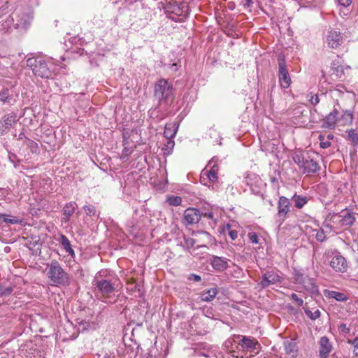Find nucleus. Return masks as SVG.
<instances>
[{
	"mask_svg": "<svg viewBox=\"0 0 358 358\" xmlns=\"http://www.w3.org/2000/svg\"><path fill=\"white\" fill-rule=\"evenodd\" d=\"M218 160V158L216 157H214L212 158V159L209 162L208 166H210L213 163H215L213 166H211L210 169L209 171H207L206 175L208 179L212 181L215 182L218 179V170L219 167L217 164H216Z\"/></svg>",
	"mask_w": 358,
	"mask_h": 358,
	"instance_id": "obj_21",
	"label": "nucleus"
},
{
	"mask_svg": "<svg viewBox=\"0 0 358 358\" xmlns=\"http://www.w3.org/2000/svg\"><path fill=\"white\" fill-rule=\"evenodd\" d=\"M291 203L287 197L281 196L278 201L277 217L280 224H282L287 218L290 212Z\"/></svg>",
	"mask_w": 358,
	"mask_h": 358,
	"instance_id": "obj_10",
	"label": "nucleus"
},
{
	"mask_svg": "<svg viewBox=\"0 0 358 358\" xmlns=\"http://www.w3.org/2000/svg\"><path fill=\"white\" fill-rule=\"evenodd\" d=\"M323 226H324V227H329V224H325V222H324Z\"/></svg>",
	"mask_w": 358,
	"mask_h": 358,
	"instance_id": "obj_62",
	"label": "nucleus"
},
{
	"mask_svg": "<svg viewBox=\"0 0 358 358\" xmlns=\"http://www.w3.org/2000/svg\"><path fill=\"white\" fill-rule=\"evenodd\" d=\"M16 158V155L15 154H10L9 155V159L11 161V162H14V159Z\"/></svg>",
	"mask_w": 358,
	"mask_h": 358,
	"instance_id": "obj_55",
	"label": "nucleus"
},
{
	"mask_svg": "<svg viewBox=\"0 0 358 358\" xmlns=\"http://www.w3.org/2000/svg\"><path fill=\"white\" fill-rule=\"evenodd\" d=\"M27 66L29 67L35 76L42 78H49L52 76L46 62L39 57H29L26 61Z\"/></svg>",
	"mask_w": 358,
	"mask_h": 358,
	"instance_id": "obj_6",
	"label": "nucleus"
},
{
	"mask_svg": "<svg viewBox=\"0 0 358 358\" xmlns=\"http://www.w3.org/2000/svg\"><path fill=\"white\" fill-rule=\"evenodd\" d=\"M13 99V92L8 88H3L0 91V101L3 103H10Z\"/></svg>",
	"mask_w": 358,
	"mask_h": 358,
	"instance_id": "obj_27",
	"label": "nucleus"
},
{
	"mask_svg": "<svg viewBox=\"0 0 358 358\" xmlns=\"http://www.w3.org/2000/svg\"><path fill=\"white\" fill-rule=\"evenodd\" d=\"M123 155H125V156H128L129 155V153H128V150L127 148H124V150H123Z\"/></svg>",
	"mask_w": 358,
	"mask_h": 358,
	"instance_id": "obj_59",
	"label": "nucleus"
},
{
	"mask_svg": "<svg viewBox=\"0 0 358 358\" xmlns=\"http://www.w3.org/2000/svg\"><path fill=\"white\" fill-rule=\"evenodd\" d=\"M304 312L306 315L312 320H315L316 319L319 318L321 315V313L318 309H316L313 312L308 308H304Z\"/></svg>",
	"mask_w": 358,
	"mask_h": 358,
	"instance_id": "obj_35",
	"label": "nucleus"
},
{
	"mask_svg": "<svg viewBox=\"0 0 358 358\" xmlns=\"http://www.w3.org/2000/svg\"><path fill=\"white\" fill-rule=\"evenodd\" d=\"M292 299L296 302L299 306H303V301L302 299L299 298L297 294L293 293L292 294Z\"/></svg>",
	"mask_w": 358,
	"mask_h": 358,
	"instance_id": "obj_46",
	"label": "nucleus"
},
{
	"mask_svg": "<svg viewBox=\"0 0 358 358\" xmlns=\"http://www.w3.org/2000/svg\"><path fill=\"white\" fill-rule=\"evenodd\" d=\"M338 329L344 334H349L350 331V329L347 327L346 324L344 323L341 324L338 327Z\"/></svg>",
	"mask_w": 358,
	"mask_h": 358,
	"instance_id": "obj_47",
	"label": "nucleus"
},
{
	"mask_svg": "<svg viewBox=\"0 0 358 358\" xmlns=\"http://www.w3.org/2000/svg\"><path fill=\"white\" fill-rule=\"evenodd\" d=\"M175 126V124H166L164 135L166 138L171 139L175 136L177 131V128Z\"/></svg>",
	"mask_w": 358,
	"mask_h": 358,
	"instance_id": "obj_31",
	"label": "nucleus"
},
{
	"mask_svg": "<svg viewBox=\"0 0 358 358\" xmlns=\"http://www.w3.org/2000/svg\"><path fill=\"white\" fill-rule=\"evenodd\" d=\"M201 355H202L203 356L208 357V355H207L206 354L202 353Z\"/></svg>",
	"mask_w": 358,
	"mask_h": 358,
	"instance_id": "obj_63",
	"label": "nucleus"
},
{
	"mask_svg": "<svg viewBox=\"0 0 358 358\" xmlns=\"http://www.w3.org/2000/svg\"><path fill=\"white\" fill-rule=\"evenodd\" d=\"M211 265L215 270L217 271H223L229 266L228 259L224 257L213 256Z\"/></svg>",
	"mask_w": 358,
	"mask_h": 358,
	"instance_id": "obj_20",
	"label": "nucleus"
},
{
	"mask_svg": "<svg viewBox=\"0 0 358 358\" xmlns=\"http://www.w3.org/2000/svg\"><path fill=\"white\" fill-rule=\"evenodd\" d=\"M315 238L320 242H323L326 239V236L322 229L317 231L315 234Z\"/></svg>",
	"mask_w": 358,
	"mask_h": 358,
	"instance_id": "obj_42",
	"label": "nucleus"
},
{
	"mask_svg": "<svg viewBox=\"0 0 358 358\" xmlns=\"http://www.w3.org/2000/svg\"><path fill=\"white\" fill-rule=\"evenodd\" d=\"M292 159L294 163L303 170V173L315 174L320 169L319 164L314 160L308 152H296Z\"/></svg>",
	"mask_w": 358,
	"mask_h": 358,
	"instance_id": "obj_3",
	"label": "nucleus"
},
{
	"mask_svg": "<svg viewBox=\"0 0 358 358\" xmlns=\"http://www.w3.org/2000/svg\"><path fill=\"white\" fill-rule=\"evenodd\" d=\"M305 278H306V276H304L303 274L300 272H296L294 274V280L298 284L301 285L304 280Z\"/></svg>",
	"mask_w": 358,
	"mask_h": 358,
	"instance_id": "obj_44",
	"label": "nucleus"
},
{
	"mask_svg": "<svg viewBox=\"0 0 358 358\" xmlns=\"http://www.w3.org/2000/svg\"><path fill=\"white\" fill-rule=\"evenodd\" d=\"M319 140L320 141V142L324 141V136L322 135V134H320L318 137Z\"/></svg>",
	"mask_w": 358,
	"mask_h": 358,
	"instance_id": "obj_58",
	"label": "nucleus"
},
{
	"mask_svg": "<svg viewBox=\"0 0 358 358\" xmlns=\"http://www.w3.org/2000/svg\"><path fill=\"white\" fill-rule=\"evenodd\" d=\"M286 354L290 358H296L298 353V347L296 343L294 341H287L284 343Z\"/></svg>",
	"mask_w": 358,
	"mask_h": 358,
	"instance_id": "obj_23",
	"label": "nucleus"
},
{
	"mask_svg": "<svg viewBox=\"0 0 358 358\" xmlns=\"http://www.w3.org/2000/svg\"><path fill=\"white\" fill-rule=\"evenodd\" d=\"M166 202L172 206H178L181 204L182 198L178 196H169L166 198Z\"/></svg>",
	"mask_w": 358,
	"mask_h": 358,
	"instance_id": "obj_34",
	"label": "nucleus"
},
{
	"mask_svg": "<svg viewBox=\"0 0 358 358\" xmlns=\"http://www.w3.org/2000/svg\"><path fill=\"white\" fill-rule=\"evenodd\" d=\"M324 296L329 299H334L337 301L344 302L348 300V296L343 292L325 289Z\"/></svg>",
	"mask_w": 358,
	"mask_h": 358,
	"instance_id": "obj_22",
	"label": "nucleus"
},
{
	"mask_svg": "<svg viewBox=\"0 0 358 358\" xmlns=\"http://www.w3.org/2000/svg\"><path fill=\"white\" fill-rule=\"evenodd\" d=\"M329 265L334 271L342 273L346 272L348 267L346 259L339 252L331 258Z\"/></svg>",
	"mask_w": 358,
	"mask_h": 358,
	"instance_id": "obj_13",
	"label": "nucleus"
},
{
	"mask_svg": "<svg viewBox=\"0 0 358 358\" xmlns=\"http://www.w3.org/2000/svg\"><path fill=\"white\" fill-rule=\"evenodd\" d=\"M350 69V67L349 66H344L341 64L338 57L337 59L333 60L331 64V76L341 80L345 78V70H349Z\"/></svg>",
	"mask_w": 358,
	"mask_h": 358,
	"instance_id": "obj_14",
	"label": "nucleus"
},
{
	"mask_svg": "<svg viewBox=\"0 0 358 358\" xmlns=\"http://www.w3.org/2000/svg\"><path fill=\"white\" fill-rule=\"evenodd\" d=\"M32 16L27 13L21 12L15 14L13 17L14 27L15 29H27L31 24Z\"/></svg>",
	"mask_w": 358,
	"mask_h": 358,
	"instance_id": "obj_12",
	"label": "nucleus"
},
{
	"mask_svg": "<svg viewBox=\"0 0 358 358\" xmlns=\"http://www.w3.org/2000/svg\"><path fill=\"white\" fill-rule=\"evenodd\" d=\"M203 215L207 217L208 219H213L214 216L212 212L205 213L204 214H203Z\"/></svg>",
	"mask_w": 358,
	"mask_h": 358,
	"instance_id": "obj_53",
	"label": "nucleus"
},
{
	"mask_svg": "<svg viewBox=\"0 0 358 358\" xmlns=\"http://www.w3.org/2000/svg\"><path fill=\"white\" fill-rule=\"evenodd\" d=\"M201 216L199 210L194 208H187L184 212L183 223L185 225L196 224L201 220Z\"/></svg>",
	"mask_w": 358,
	"mask_h": 358,
	"instance_id": "obj_15",
	"label": "nucleus"
},
{
	"mask_svg": "<svg viewBox=\"0 0 358 358\" xmlns=\"http://www.w3.org/2000/svg\"><path fill=\"white\" fill-rule=\"evenodd\" d=\"M245 1H246L245 6L247 7H250L251 6V4L252 3V0H245Z\"/></svg>",
	"mask_w": 358,
	"mask_h": 358,
	"instance_id": "obj_56",
	"label": "nucleus"
},
{
	"mask_svg": "<svg viewBox=\"0 0 358 358\" xmlns=\"http://www.w3.org/2000/svg\"><path fill=\"white\" fill-rule=\"evenodd\" d=\"M308 96L309 97V102L313 106H316L320 102V98L317 94H313V92H310L309 94H308Z\"/></svg>",
	"mask_w": 358,
	"mask_h": 358,
	"instance_id": "obj_39",
	"label": "nucleus"
},
{
	"mask_svg": "<svg viewBox=\"0 0 358 358\" xmlns=\"http://www.w3.org/2000/svg\"><path fill=\"white\" fill-rule=\"evenodd\" d=\"M320 145L322 148L325 149L331 146V143L329 141H323L320 142Z\"/></svg>",
	"mask_w": 358,
	"mask_h": 358,
	"instance_id": "obj_51",
	"label": "nucleus"
},
{
	"mask_svg": "<svg viewBox=\"0 0 358 358\" xmlns=\"http://www.w3.org/2000/svg\"><path fill=\"white\" fill-rule=\"evenodd\" d=\"M13 291V288L11 286L7 287H0V296H9Z\"/></svg>",
	"mask_w": 358,
	"mask_h": 358,
	"instance_id": "obj_40",
	"label": "nucleus"
},
{
	"mask_svg": "<svg viewBox=\"0 0 358 358\" xmlns=\"http://www.w3.org/2000/svg\"><path fill=\"white\" fill-rule=\"evenodd\" d=\"M199 233H201V234H204V235H206V236H208V237H210V234H209L208 232H207V231H199Z\"/></svg>",
	"mask_w": 358,
	"mask_h": 358,
	"instance_id": "obj_57",
	"label": "nucleus"
},
{
	"mask_svg": "<svg viewBox=\"0 0 358 358\" xmlns=\"http://www.w3.org/2000/svg\"><path fill=\"white\" fill-rule=\"evenodd\" d=\"M30 244L32 245L33 247H36L37 245H41V244L39 243V239L38 238L37 240H35L32 243L30 242Z\"/></svg>",
	"mask_w": 358,
	"mask_h": 358,
	"instance_id": "obj_54",
	"label": "nucleus"
},
{
	"mask_svg": "<svg viewBox=\"0 0 358 358\" xmlns=\"http://www.w3.org/2000/svg\"><path fill=\"white\" fill-rule=\"evenodd\" d=\"M348 343L353 345V355L355 357H358V336L353 340H348Z\"/></svg>",
	"mask_w": 358,
	"mask_h": 358,
	"instance_id": "obj_38",
	"label": "nucleus"
},
{
	"mask_svg": "<svg viewBox=\"0 0 358 358\" xmlns=\"http://www.w3.org/2000/svg\"><path fill=\"white\" fill-rule=\"evenodd\" d=\"M187 279L190 281H194V282H200L201 280V276L197 274H194V273L190 274L188 276Z\"/></svg>",
	"mask_w": 358,
	"mask_h": 358,
	"instance_id": "obj_45",
	"label": "nucleus"
},
{
	"mask_svg": "<svg viewBox=\"0 0 358 358\" xmlns=\"http://www.w3.org/2000/svg\"><path fill=\"white\" fill-rule=\"evenodd\" d=\"M319 355L320 358H327L332 349V345L327 336H322L319 341Z\"/></svg>",
	"mask_w": 358,
	"mask_h": 358,
	"instance_id": "obj_18",
	"label": "nucleus"
},
{
	"mask_svg": "<svg viewBox=\"0 0 358 358\" xmlns=\"http://www.w3.org/2000/svg\"><path fill=\"white\" fill-rule=\"evenodd\" d=\"M357 218L355 213L349 209H344L338 213H334L331 221L338 228L349 229L355 224Z\"/></svg>",
	"mask_w": 358,
	"mask_h": 358,
	"instance_id": "obj_5",
	"label": "nucleus"
},
{
	"mask_svg": "<svg viewBox=\"0 0 358 358\" xmlns=\"http://www.w3.org/2000/svg\"><path fill=\"white\" fill-rule=\"evenodd\" d=\"M27 138H29L28 137H27L24 133L21 132L19 136H18V138L17 139L18 140H24V143H26L27 141Z\"/></svg>",
	"mask_w": 358,
	"mask_h": 358,
	"instance_id": "obj_52",
	"label": "nucleus"
},
{
	"mask_svg": "<svg viewBox=\"0 0 358 358\" xmlns=\"http://www.w3.org/2000/svg\"><path fill=\"white\" fill-rule=\"evenodd\" d=\"M248 238L250 243L253 244H257L259 243V238L255 232H250L248 234Z\"/></svg>",
	"mask_w": 358,
	"mask_h": 358,
	"instance_id": "obj_43",
	"label": "nucleus"
},
{
	"mask_svg": "<svg viewBox=\"0 0 358 358\" xmlns=\"http://www.w3.org/2000/svg\"><path fill=\"white\" fill-rule=\"evenodd\" d=\"M343 42V37L339 31L329 29L326 34V43L329 48L336 49Z\"/></svg>",
	"mask_w": 358,
	"mask_h": 358,
	"instance_id": "obj_11",
	"label": "nucleus"
},
{
	"mask_svg": "<svg viewBox=\"0 0 358 358\" xmlns=\"http://www.w3.org/2000/svg\"><path fill=\"white\" fill-rule=\"evenodd\" d=\"M75 212V203L73 202H69L66 203L63 209V215L62 222H67L69 220V217L74 213Z\"/></svg>",
	"mask_w": 358,
	"mask_h": 358,
	"instance_id": "obj_26",
	"label": "nucleus"
},
{
	"mask_svg": "<svg viewBox=\"0 0 358 358\" xmlns=\"http://www.w3.org/2000/svg\"><path fill=\"white\" fill-rule=\"evenodd\" d=\"M184 8L185 6L183 4L179 5L173 0L166 2L164 7L168 17L175 22H178V20L176 17L172 16V15H174L176 17L184 16L185 13Z\"/></svg>",
	"mask_w": 358,
	"mask_h": 358,
	"instance_id": "obj_9",
	"label": "nucleus"
},
{
	"mask_svg": "<svg viewBox=\"0 0 358 358\" xmlns=\"http://www.w3.org/2000/svg\"><path fill=\"white\" fill-rule=\"evenodd\" d=\"M13 123H15V117L13 115H4L0 121V136L8 133Z\"/></svg>",
	"mask_w": 358,
	"mask_h": 358,
	"instance_id": "obj_19",
	"label": "nucleus"
},
{
	"mask_svg": "<svg viewBox=\"0 0 358 358\" xmlns=\"http://www.w3.org/2000/svg\"><path fill=\"white\" fill-rule=\"evenodd\" d=\"M228 342L232 347L234 345H236L237 351L233 350V356L238 358H244L247 352L257 355L261 348L256 339L243 335H233Z\"/></svg>",
	"mask_w": 358,
	"mask_h": 358,
	"instance_id": "obj_1",
	"label": "nucleus"
},
{
	"mask_svg": "<svg viewBox=\"0 0 358 358\" xmlns=\"http://www.w3.org/2000/svg\"><path fill=\"white\" fill-rule=\"evenodd\" d=\"M0 221H2L6 224H22L23 222V219H18L16 217L11 216L7 214H0Z\"/></svg>",
	"mask_w": 358,
	"mask_h": 358,
	"instance_id": "obj_30",
	"label": "nucleus"
},
{
	"mask_svg": "<svg viewBox=\"0 0 358 358\" xmlns=\"http://www.w3.org/2000/svg\"><path fill=\"white\" fill-rule=\"evenodd\" d=\"M92 285L96 294H101L103 297L108 298L116 288V281L103 278L101 276L96 275Z\"/></svg>",
	"mask_w": 358,
	"mask_h": 358,
	"instance_id": "obj_7",
	"label": "nucleus"
},
{
	"mask_svg": "<svg viewBox=\"0 0 358 358\" xmlns=\"http://www.w3.org/2000/svg\"><path fill=\"white\" fill-rule=\"evenodd\" d=\"M340 5L347 7L352 3V0H338Z\"/></svg>",
	"mask_w": 358,
	"mask_h": 358,
	"instance_id": "obj_50",
	"label": "nucleus"
},
{
	"mask_svg": "<svg viewBox=\"0 0 358 358\" xmlns=\"http://www.w3.org/2000/svg\"><path fill=\"white\" fill-rule=\"evenodd\" d=\"M338 120L341 122L342 125H347L351 124L353 120V115L349 110H346L343 113L341 118Z\"/></svg>",
	"mask_w": 358,
	"mask_h": 358,
	"instance_id": "obj_32",
	"label": "nucleus"
},
{
	"mask_svg": "<svg viewBox=\"0 0 358 358\" xmlns=\"http://www.w3.org/2000/svg\"><path fill=\"white\" fill-rule=\"evenodd\" d=\"M280 276L273 271H266L262 278L260 285L262 288H266L270 285H274L278 282H280Z\"/></svg>",
	"mask_w": 358,
	"mask_h": 358,
	"instance_id": "obj_16",
	"label": "nucleus"
},
{
	"mask_svg": "<svg viewBox=\"0 0 358 358\" xmlns=\"http://www.w3.org/2000/svg\"><path fill=\"white\" fill-rule=\"evenodd\" d=\"M346 132L348 134V140L350 141L354 146L358 147V133H357L355 129H350Z\"/></svg>",
	"mask_w": 358,
	"mask_h": 358,
	"instance_id": "obj_33",
	"label": "nucleus"
},
{
	"mask_svg": "<svg viewBox=\"0 0 358 358\" xmlns=\"http://www.w3.org/2000/svg\"><path fill=\"white\" fill-rule=\"evenodd\" d=\"M229 235L232 241H234L238 237V232L236 230H230Z\"/></svg>",
	"mask_w": 358,
	"mask_h": 358,
	"instance_id": "obj_49",
	"label": "nucleus"
},
{
	"mask_svg": "<svg viewBox=\"0 0 358 358\" xmlns=\"http://www.w3.org/2000/svg\"><path fill=\"white\" fill-rule=\"evenodd\" d=\"M47 275L50 285L53 286L66 287L71 282L69 274L64 270L57 260H52L48 264Z\"/></svg>",
	"mask_w": 358,
	"mask_h": 358,
	"instance_id": "obj_2",
	"label": "nucleus"
},
{
	"mask_svg": "<svg viewBox=\"0 0 358 358\" xmlns=\"http://www.w3.org/2000/svg\"><path fill=\"white\" fill-rule=\"evenodd\" d=\"M333 137H334V136H333L332 134H329V135L327 136V138H328V140H329V139H332V138H333Z\"/></svg>",
	"mask_w": 358,
	"mask_h": 358,
	"instance_id": "obj_60",
	"label": "nucleus"
},
{
	"mask_svg": "<svg viewBox=\"0 0 358 358\" xmlns=\"http://www.w3.org/2000/svg\"><path fill=\"white\" fill-rule=\"evenodd\" d=\"M25 143L33 154H38L39 152V148L37 143L27 138V141Z\"/></svg>",
	"mask_w": 358,
	"mask_h": 358,
	"instance_id": "obj_37",
	"label": "nucleus"
},
{
	"mask_svg": "<svg viewBox=\"0 0 358 358\" xmlns=\"http://www.w3.org/2000/svg\"><path fill=\"white\" fill-rule=\"evenodd\" d=\"M83 210L85 214L89 217H94L96 215V207L92 204L85 205L83 206Z\"/></svg>",
	"mask_w": 358,
	"mask_h": 358,
	"instance_id": "obj_36",
	"label": "nucleus"
},
{
	"mask_svg": "<svg viewBox=\"0 0 358 358\" xmlns=\"http://www.w3.org/2000/svg\"><path fill=\"white\" fill-rule=\"evenodd\" d=\"M338 110L334 108L324 119L322 122V128L328 129H334L336 127L338 118Z\"/></svg>",
	"mask_w": 358,
	"mask_h": 358,
	"instance_id": "obj_17",
	"label": "nucleus"
},
{
	"mask_svg": "<svg viewBox=\"0 0 358 358\" xmlns=\"http://www.w3.org/2000/svg\"><path fill=\"white\" fill-rule=\"evenodd\" d=\"M217 290L216 288H210L207 291H204L200 294V299L202 301L210 302L212 301L216 296Z\"/></svg>",
	"mask_w": 358,
	"mask_h": 358,
	"instance_id": "obj_25",
	"label": "nucleus"
},
{
	"mask_svg": "<svg viewBox=\"0 0 358 358\" xmlns=\"http://www.w3.org/2000/svg\"><path fill=\"white\" fill-rule=\"evenodd\" d=\"M292 201L294 203V206L296 208H302L308 201V198L305 196L298 195L295 194L292 198Z\"/></svg>",
	"mask_w": 358,
	"mask_h": 358,
	"instance_id": "obj_29",
	"label": "nucleus"
},
{
	"mask_svg": "<svg viewBox=\"0 0 358 358\" xmlns=\"http://www.w3.org/2000/svg\"><path fill=\"white\" fill-rule=\"evenodd\" d=\"M226 192L232 196L235 195V189L234 185L229 184L226 187Z\"/></svg>",
	"mask_w": 358,
	"mask_h": 358,
	"instance_id": "obj_48",
	"label": "nucleus"
},
{
	"mask_svg": "<svg viewBox=\"0 0 358 358\" xmlns=\"http://www.w3.org/2000/svg\"><path fill=\"white\" fill-rule=\"evenodd\" d=\"M173 86L167 80L162 78L159 80L154 87V96L158 100L159 104L167 103L173 96Z\"/></svg>",
	"mask_w": 358,
	"mask_h": 358,
	"instance_id": "obj_4",
	"label": "nucleus"
},
{
	"mask_svg": "<svg viewBox=\"0 0 358 358\" xmlns=\"http://www.w3.org/2000/svg\"><path fill=\"white\" fill-rule=\"evenodd\" d=\"M278 63L279 66L278 78L280 86L282 88H288L291 84V78L286 65L285 58L282 55L278 56Z\"/></svg>",
	"mask_w": 358,
	"mask_h": 358,
	"instance_id": "obj_8",
	"label": "nucleus"
},
{
	"mask_svg": "<svg viewBox=\"0 0 358 358\" xmlns=\"http://www.w3.org/2000/svg\"><path fill=\"white\" fill-rule=\"evenodd\" d=\"M301 285L306 291L312 294H315L318 291L317 287L316 286L314 280L308 276L304 278V280Z\"/></svg>",
	"mask_w": 358,
	"mask_h": 358,
	"instance_id": "obj_24",
	"label": "nucleus"
},
{
	"mask_svg": "<svg viewBox=\"0 0 358 358\" xmlns=\"http://www.w3.org/2000/svg\"><path fill=\"white\" fill-rule=\"evenodd\" d=\"M59 242L67 253H69L71 256H73L75 255L74 250L71 247V243L65 235H60Z\"/></svg>",
	"mask_w": 358,
	"mask_h": 358,
	"instance_id": "obj_28",
	"label": "nucleus"
},
{
	"mask_svg": "<svg viewBox=\"0 0 358 358\" xmlns=\"http://www.w3.org/2000/svg\"><path fill=\"white\" fill-rule=\"evenodd\" d=\"M185 247L187 249H190L194 247L195 244V240L190 237H184Z\"/></svg>",
	"mask_w": 358,
	"mask_h": 358,
	"instance_id": "obj_41",
	"label": "nucleus"
},
{
	"mask_svg": "<svg viewBox=\"0 0 358 358\" xmlns=\"http://www.w3.org/2000/svg\"><path fill=\"white\" fill-rule=\"evenodd\" d=\"M335 92H338V93H343V91H342V90H339V89H336Z\"/></svg>",
	"mask_w": 358,
	"mask_h": 358,
	"instance_id": "obj_61",
	"label": "nucleus"
}]
</instances>
